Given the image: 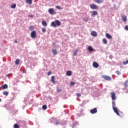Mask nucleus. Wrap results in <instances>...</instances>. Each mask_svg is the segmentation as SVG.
I'll return each mask as SVG.
<instances>
[{"label": "nucleus", "mask_w": 128, "mask_h": 128, "mask_svg": "<svg viewBox=\"0 0 128 128\" xmlns=\"http://www.w3.org/2000/svg\"><path fill=\"white\" fill-rule=\"evenodd\" d=\"M112 108L114 112L116 114H117V116H120V113L118 112V108L116 107V102H112Z\"/></svg>", "instance_id": "1"}, {"label": "nucleus", "mask_w": 128, "mask_h": 128, "mask_svg": "<svg viewBox=\"0 0 128 128\" xmlns=\"http://www.w3.org/2000/svg\"><path fill=\"white\" fill-rule=\"evenodd\" d=\"M62 24L58 20H56L55 22H52L51 24L52 26H54V28H56V26H60Z\"/></svg>", "instance_id": "2"}, {"label": "nucleus", "mask_w": 128, "mask_h": 128, "mask_svg": "<svg viewBox=\"0 0 128 128\" xmlns=\"http://www.w3.org/2000/svg\"><path fill=\"white\" fill-rule=\"evenodd\" d=\"M102 78H104V80H108V81L112 80V77H110L108 76L103 75L102 76Z\"/></svg>", "instance_id": "3"}, {"label": "nucleus", "mask_w": 128, "mask_h": 128, "mask_svg": "<svg viewBox=\"0 0 128 128\" xmlns=\"http://www.w3.org/2000/svg\"><path fill=\"white\" fill-rule=\"evenodd\" d=\"M110 94L112 100H116V93L114 92H111Z\"/></svg>", "instance_id": "4"}, {"label": "nucleus", "mask_w": 128, "mask_h": 128, "mask_svg": "<svg viewBox=\"0 0 128 128\" xmlns=\"http://www.w3.org/2000/svg\"><path fill=\"white\" fill-rule=\"evenodd\" d=\"M30 36L31 38H36V32L35 30L32 31L31 32Z\"/></svg>", "instance_id": "5"}, {"label": "nucleus", "mask_w": 128, "mask_h": 128, "mask_svg": "<svg viewBox=\"0 0 128 128\" xmlns=\"http://www.w3.org/2000/svg\"><path fill=\"white\" fill-rule=\"evenodd\" d=\"M90 112L92 114H96L98 112V109L96 108H94L93 109H92L90 110Z\"/></svg>", "instance_id": "6"}, {"label": "nucleus", "mask_w": 128, "mask_h": 128, "mask_svg": "<svg viewBox=\"0 0 128 128\" xmlns=\"http://www.w3.org/2000/svg\"><path fill=\"white\" fill-rule=\"evenodd\" d=\"M48 12L50 14H56V12H54V8H49Z\"/></svg>", "instance_id": "7"}, {"label": "nucleus", "mask_w": 128, "mask_h": 128, "mask_svg": "<svg viewBox=\"0 0 128 128\" xmlns=\"http://www.w3.org/2000/svg\"><path fill=\"white\" fill-rule=\"evenodd\" d=\"M90 8L92 10H98V6L96 4H90Z\"/></svg>", "instance_id": "8"}, {"label": "nucleus", "mask_w": 128, "mask_h": 128, "mask_svg": "<svg viewBox=\"0 0 128 128\" xmlns=\"http://www.w3.org/2000/svg\"><path fill=\"white\" fill-rule=\"evenodd\" d=\"M92 66L94 68H98L99 65L98 64V62H94L92 64Z\"/></svg>", "instance_id": "9"}, {"label": "nucleus", "mask_w": 128, "mask_h": 128, "mask_svg": "<svg viewBox=\"0 0 128 128\" xmlns=\"http://www.w3.org/2000/svg\"><path fill=\"white\" fill-rule=\"evenodd\" d=\"M91 36H97L98 33H96V31H92L91 32Z\"/></svg>", "instance_id": "10"}, {"label": "nucleus", "mask_w": 128, "mask_h": 128, "mask_svg": "<svg viewBox=\"0 0 128 128\" xmlns=\"http://www.w3.org/2000/svg\"><path fill=\"white\" fill-rule=\"evenodd\" d=\"M122 20L123 22H126L128 20V18H126V16H121Z\"/></svg>", "instance_id": "11"}, {"label": "nucleus", "mask_w": 128, "mask_h": 128, "mask_svg": "<svg viewBox=\"0 0 128 128\" xmlns=\"http://www.w3.org/2000/svg\"><path fill=\"white\" fill-rule=\"evenodd\" d=\"M52 52L54 56H56L58 54V51L56 49H52Z\"/></svg>", "instance_id": "12"}, {"label": "nucleus", "mask_w": 128, "mask_h": 128, "mask_svg": "<svg viewBox=\"0 0 128 128\" xmlns=\"http://www.w3.org/2000/svg\"><path fill=\"white\" fill-rule=\"evenodd\" d=\"M54 78H55L54 76H52L51 78V82H52V84H56V80H54Z\"/></svg>", "instance_id": "13"}, {"label": "nucleus", "mask_w": 128, "mask_h": 128, "mask_svg": "<svg viewBox=\"0 0 128 128\" xmlns=\"http://www.w3.org/2000/svg\"><path fill=\"white\" fill-rule=\"evenodd\" d=\"M106 36L109 40H112V36L110 34H106Z\"/></svg>", "instance_id": "14"}, {"label": "nucleus", "mask_w": 128, "mask_h": 128, "mask_svg": "<svg viewBox=\"0 0 128 128\" xmlns=\"http://www.w3.org/2000/svg\"><path fill=\"white\" fill-rule=\"evenodd\" d=\"M66 74L68 76H72V72L70 70L67 71Z\"/></svg>", "instance_id": "15"}, {"label": "nucleus", "mask_w": 128, "mask_h": 128, "mask_svg": "<svg viewBox=\"0 0 128 128\" xmlns=\"http://www.w3.org/2000/svg\"><path fill=\"white\" fill-rule=\"evenodd\" d=\"M96 4H102L104 2V0H95Z\"/></svg>", "instance_id": "16"}, {"label": "nucleus", "mask_w": 128, "mask_h": 128, "mask_svg": "<svg viewBox=\"0 0 128 128\" xmlns=\"http://www.w3.org/2000/svg\"><path fill=\"white\" fill-rule=\"evenodd\" d=\"M42 24L44 26H48V23L45 20L42 21Z\"/></svg>", "instance_id": "17"}, {"label": "nucleus", "mask_w": 128, "mask_h": 128, "mask_svg": "<svg viewBox=\"0 0 128 128\" xmlns=\"http://www.w3.org/2000/svg\"><path fill=\"white\" fill-rule=\"evenodd\" d=\"M26 3L28 4H32V0H26Z\"/></svg>", "instance_id": "18"}, {"label": "nucleus", "mask_w": 128, "mask_h": 128, "mask_svg": "<svg viewBox=\"0 0 128 128\" xmlns=\"http://www.w3.org/2000/svg\"><path fill=\"white\" fill-rule=\"evenodd\" d=\"M92 16H97L98 14V12L94 10L92 12Z\"/></svg>", "instance_id": "19"}, {"label": "nucleus", "mask_w": 128, "mask_h": 128, "mask_svg": "<svg viewBox=\"0 0 128 128\" xmlns=\"http://www.w3.org/2000/svg\"><path fill=\"white\" fill-rule=\"evenodd\" d=\"M88 50L89 52H94V48H92V47L91 46H89L88 47Z\"/></svg>", "instance_id": "20"}, {"label": "nucleus", "mask_w": 128, "mask_h": 128, "mask_svg": "<svg viewBox=\"0 0 128 128\" xmlns=\"http://www.w3.org/2000/svg\"><path fill=\"white\" fill-rule=\"evenodd\" d=\"M124 86L125 88H128V80H126L124 82Z\"/></svg>", "instance_id": "21"}, {"label": "nucleus", "mask_w": 128, "mask_h": 128, "mask_svg": "<svg viewBox=\"0 0 128 128\" xmlns=\"http://www.w3.org/2000/svg\"><path fill=\"white\" fill-rule=\"evenodd\" d=\"M15 64L17 66L20 64V59H16V60L15 61Z\"/></svg>", "instance_id": "22"}, {"label": "nucleus", "mask_w": 128, "mask_h": 128, "mask_svg": "<svg viewBox=\"0 0 128 128\" xmlns=\"http://www.w3.org/2000/svg\"><path fill=\"white\" fill-rule=\"evenodd\" d=\"M8 84H4V86H2L3 90H6V88H8Z\"/></svg>", "instance_id": "23"}, {"label": "nucleus", "mask_w": 128, "mask_h": 128, "mask_svg": "<svg viewBox=\"0 0 128 128\" xmlns=\"http://www.w3.org/2000/svg\"><path fill=\"white\" fill-rule=\"evenodd\" d=\"M16 8V4H12V5H11V8Z\"/></svg>", "instance_id": "24"}, {"label": "nucleus", "mask_w": 128, "mask_h": 128, "mask_svg": "<svg viewBox=\"0 0 128 128\" xmlns=\"http://www.w3.org/2000/svg\"><path fill=\"white\" fill-rule=\"evenodd\" d=\"M102 42L104 44H108V40H106V38H103Z\"/></svg>", "instance_id": "25"}, {"label": "nucleus", "mask_w": 128, "mask_h": 128, "mask_svg": "<svg viewBox=\"0 0 128 128\" xmlns=\"http://www.w3.org/2000/svg\"><path fill=\"white\" fill-rule=\"evenodd\" d=\"M78 50H75V51L74 52L73 56H76V54H78Z\"/></svg>", "instance_id": "26"}, {"label": "nucleus", "mask_w": 128, "mask_h": 128, "mask_svg": "<svg viewBox=\"0 0 128 128\" xmlns=\"http://www.w3.org/2000/svg\"><path fill=\"white\" fill-rule=\"evenodd\" d=\"M42 109H43L44 110H46V108H48V106H46V105H44V106H42Z\"/></svg>", "instance_id": "27"}, {"label": "nucleus", "mask_w": 128, "mask_h": 128, "mask_svg": "<svg viewBox=\"0 0 128 128\" xmlns=\"http://www.w3.org/2000/svg\"><path fill=\"white\" fill-rule=\"evenodd\" d=\"M14 128H20V126L17 124H14Z\"/></svg>", "instance_id": "28"}, {"label": "nucleus", "mask_w": 128, "mask_h": 128, "mask_svg": "<svg viewBox=\"0 0 128 128\" xmlns=\"http://www.w3.org/2000/svg\"><path fill=\"white\" fill-rule=\"evenodd\" d=\"M3 94H4V96H8V92H3Z\"/></svg>", "instance_id": "29"}, {"label": "nucleus", "mask_w": 128, "mask_h": 128, "mask_svg": "<svg viewBox=\"0 0 128 128\" xmlns=\"http://www.w3.org/2000/svg\"><path fill=\"white\" fill-rule=\"evenodd\" d=\"M56 8H58V10H62V8L60 6H56Z\"/></svg>", "instance_id": "30"}, {"label": "nucleus", "mask_w": 128, "mask_h": 128, "mask_svg": "<svg viewBox=\"0 0 128 128\" xmlns=\"http://www.w3.org/2000/svg\"><path fill=\"white\" fill-rule=\"evenodd\" d=\"M34 28V26H30L29 27L30 30H33Z\"/></svg>", "instance_id": "31"}, {"label": "nucleus", "mask_w": 128, "mask_h": 128, "mask_svg": "<svg viewBox=\"0 0 128 128\" xmlns=\"http://www.w3.org/2000/svg\"><path fill=\"white\" fill-rule=\"evenodd\" d=\"M42 32H46V28H42Z\"/></svg>", "instance_id": "32"}, {"label": "nucleus", "mask_w": 128, "mask_h": 128, "mask_svg": "<svg viewBox=\"0 0 128 128\" xmlns=\"http://www.w3.org/2000/svg\"><path fill=\"white\" fill-rule=\"evenodd\" d=\"M128 64V60H126L124 61V62H123V64L126 65V64Z\"/></svg>", "instance_id": "33"}, {"label": "nucleus", "mask_w": 128, "mask_h": 128, "mask_svg": "<svg viewBox=\"0 0 128 128\" xmlns=\"http://www.w3.org/2000/svg\"><path fill=\"white\" fill-rule=\"evenodd\" d=\"M57 92H62V90L60 88H57Z\"/></svg>", "instance_id": "34"}, {"label": "nucleus", "mask_w": 128, "mask_h": 128, "mask_svg": "<svg viewBox=\"0 0 128 128\" xmlns=\"http://www.w3.org/2000/svg\"><path fill=\"white\" fill-rule=\"evenodd\" d=\"M84 20L86 22H88V18H84Z\"/></svg>", "instance_id": "35"}, {"label": "nucleus", "mask_w": 128, "mask_h": 128, "mask_svg": "<svg viewBox=\"0 0 128 128\" xmlns=\"http://www.w3.org/2000/svg\"><path fill=\"white\" fill-rule=\"evenodd\" d=\"M52 71H49L47 74V76H50V74H52Z\"/></svg>", "instance_id": "36"}, {"label": "nucleus", "mask_w": 128, "mask_h": 128, "mask_svg": "<svg viewBox=\"0 0 128 128\" xmlns=\"http://www.w3.org/2000/svg\"><path fill=\"white\" fill-rule=\"evenodd\" d=\"M76 96H78V98H80V96H82V94H80V93H78L76 94Z\"/></svg>", "instance_id": "37"}, {"label": "nucleus", "mask_w": 128, "mask_h": 128, "mask_svg": "<svg viewBox=\"0 0 128 128\" xmlns=\"http://www.w3.org/2000/svg\"><path fill=\"white\" fill-rule=\"evenodd\" d=\"M74 84H75V83H74V82H70V85L72 86L74 85Z\"/></svg>", "instance_id": "38"}, {"label": "nucleus", "mask_w": 128, "mask_h": 128, "mask_svg": "<svg viewBox=\"0 0 128 128\" xmlns=\"http://www.w3.org/2000/svg\"><path fill=\"white\" fill-rule=\"evenodd\" d=\"M54 124H60V122H58V121H56V122H54Z\"/></svg>", "instance_id": "39"}, {"label": "nucleus", "mask_w": 128, "mask_h": 128, "mask_svg": "<svg viewBox=\"0 0 128 128\" xmlns=\"http://www.w3.org/2000/svg\"><path fill=\"white\" fill-rule=\"evenodd\" d=\"M124 28L126 30H128V25L126 26Z\"/></svg>", "instance_id": "40"}, {"label": "nucleus", "mask_w": 128, "mask_h": 128, "mask_svg": "<svg viewBox=\"0 0 128 128\" xmlns=\"http://www.w3.org/2000/svg\"><path fill=\"white\" fill-rule=\"evenodd\" d=\"M116 74H118V76H120V71H116Z\"/></svg>", "instance_id": "41"}, {"label": "nucleus", "mask_w": 128, "mask_h": 128, "mask_svg": "<svg viewBox=\"0 0 128 128\" xmlns=\"http://www.w3.org/2000/svg\"><path fill=\"white\" fill-rule=\"evenodd\" d=\"M6 76H8V78L9 76H10V74H8L6 75Z\"/></svg>", "instance_id": "42"}, {"label": "nucleus", "mask_w": 128, "mask_h": 128, "mask_svg": "<svg viewBox=\"0 0 128 128\" xmlns=\"http://www.w3.org/2000/svg\"><path fill=\"white\" fill-rule=\"evenodd\" d=\"M15 42H16V44H18V41L15 40Z\"/></svg>", "instance_id": "43"}, {"label": "nucleus", "mask_w": 128, "mask_h": 128, "mask_svg": "<svg viewBox=\"0 0 128 128\" xmlns=\"http://www.w3.org/2000/svg\"><path fill=\"white\" fill-rule=\"evenodd\" d=\"M31 18H32V15L30 16Z\"/></svg>", "instance_id": "44"}, {"label": "nucleus", "mask_w": 128, "mask_h": 128, "mask_svg": "<svg viewBox=\"0 0 128 128\" xmlns=\"http://www.w3.org/2000/svg\"><path fill=\"white\" fill-rule=\"evenodd\" d=\"M23 72H26V71H24V70H23Z\"/></svg>", "instance_id": "45"}, {"label": "nucleus", "mask_w": 128, "mask_h": 128, "mask_svg": "<svg viewBox=\"0 0 128 128\" xmlns=\"http://www.w3.org/2000/svg\"><path fill=\"white\" fill-rule=\"evenodd\" d=\"M2 102V100L0 98V102Z\"/></svg>", "instance_id": "46"}]
</instances>
